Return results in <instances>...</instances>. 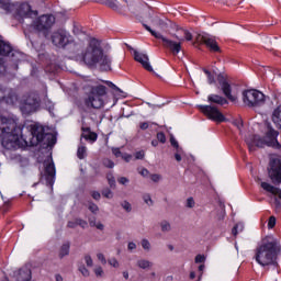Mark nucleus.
<instances>
[{"label":"nucleus","mask_w":281,"mask_h":281,"mask_svg":"<svg viewBox=\"0 0 281 281\" xmlns=\"http://www.w3.org/2000/svg\"><path fill=\"white\" fill-rule=\"evenodd\" d=\"M280 247L272 237L263 238L255 249V260L260 267H278Z\"/></svg>","instance_id":"nucleus-1"},{"label":"nucleus","mask_w":281,"mask_h":281,"mask_svg":"<svg viewBox=\"0 0 281 281\" xmlns=\"http://www.w3.org/2000/svg\"><path fill=\"white\" fill-rule=\"evenodd\" d=\"M82 60L88 67H99L101 71H111V56L93 43H90L82 53Z\"/></svg>","instance_id":"nucleus-2"},{"label":"nucleus","mask_w":281,"mask_h":281,"mask_svg":"<svg viewBox=\"0 0 281 281\" xmlns=\"http://www.w3.org/2000/svg\"><path fill=\"white\" fill-rule=\"evenodd\" d=\"M4 101L7 104H16L19 102L20 110L24 115H30V113H34L36 109L41 106V97L36 92H27L23 94L20 99L16 95V92L11 91L7 97H4Z\"/></svg>","instance_id":"nucleus-3"},{"label":"nucleus","mask_w":281,"mask_h":281,"mask_svg":"<svg viewBox=\"0 0 281 281\" xmlns=\"http://www.w3.org/2000/svg\"><path fill=\"white\" fill-rule=\"evenodd\" d=\"M16 130V122L14 119L0 116V131L2 133V146L7 150H16L21 148V140L19 135L14 133Z\"/></svg>","instance_id":"nucleus-4"},{"label":"nucleus","mask_w":281,"mask_h":281,"mask_svg":"<svg viewBox=\"0 0 281 281\" xmlns=\"http://www.w3.org/2000/svg\"><path fill=\"white\" fill-rule=\"evenodd\" d=\"M278 135H280V133L273 130L271 125H268L265 138H261L259 135H252L247 138L248 148L249 150H255L254 146L257 148H265V146H269L270 148H274V150H280L281 144L278 142Z\"/></svg>","instance_id":"nucleus-5"},{"label":"nucleus","mask_w":281,"mask_h":281,"mask_svg":"<svg viewBox=\"0 0 281 281\" xmlns=\"http://www.w3.org/2000/svg\"><path fill=\"white\" fill-rule=\"evenodd\" d=\"M207 102L211 103V105H199L201 113L206 115L209 120H213V122H225V115L221 113L217 106L228 104L227 99L218 94H209Z\"/></svg>","instance_id":"nucleus-6"},{"label":"nucleus","mask_w":281,"mask_h":281,"mask_svg":"<svg viewBox=\"0 0 281 281\" xmlns=\"http://www.w3.org/2000/svg\"><path fill=\"white\" fill-rule=\"evenodd\" d=\"M41 142L46 148H52L56 144V136L52 133H46L43 125H32L30 137L24 138L25 146H38Z\"/></svg>","instance_id":"nucleus-7"},{"label":"nucleus","mask_w":281,"mask_h":281,"mask_svg":"<svg viewBox=\"0 0 281 281\" xmlns=\"http://www.w3.org/2000/svg\"><path fill=\"white\" fill-rule=\"evenodd\" d=\"M0 8L5 10V12H12V10H16L15 18L18 21H21L23 16L32 18L38 14L36 11L32 10V7L27 2L20 3L18 5L11 3L10 0H0Z\"/></svg>","instance_id":"nucleus-8"},{"label":"nucleus","mask_w":281,"mask_h":281,"mask_svg":"<svg viewBox=\"0 0 281 281\" xmlns=\"http://www.w3.org/2000/svg\"><path fill=\"white\" fill-rule=\"evenodd\" d=\"M104 95H106V87L99 85L91 88L85 104L88 109H102L104 106Z\"/></svg>","instance_id":"nucleus-9"},{"label":"nucleus","mask_w":281,"mask_h":281,"mask_svg":"<svg viewBox=\"0 0 281 281\" xmlns=\"http://www.w3.org/2000/svg\"><path fill=\"white\" fill-rule=\"evenodd\" d=\"M243 102L246 106H262L265 104V94L258 90L251 89L243 92Z\"/></svg>","instance_id":"nucleus-10"},{"label":"nucleus","mask_w":281,"mask_h":281,"mask_svg":"<svg viewBox=\"0 0 281 281\" xmlns=\"http://www.w3.org/2000/svg\"><path fill=\"white\" fill-rule=\"evenodd\" d=\"M268 177L274 186L281 183V159L278 157H271L268 165Z\"/></svg>","instance_id":"nucleus-11"},{"label":"nucleus","mask_w":281,"mask_h":281,"mask_svg":"<svg viewBox=\"0 0 281 281\" xmlns=\"http://www.w3.org/2000/svg\"><path fill=\"white\" fill-rule=\"evenodd\" d=\"M56 23V18L54 15L44 14L40 16L34 22V29L37 30V32H47V30H52V26Z\"/></svg>","instance_id":"nucleus-12"},{"label":"nucleus","mask_w":281,"mask_h":281,"mask_svg":"<svg viewBox=\"0 0 281 281\" xmlns=\"http://www.w3.org/2000/svg\"><path fill=\"white\" fill-rule=\"evenodd\" d=\"M173 37L177 38V41L179 42H175L172 40L164 37V35L160 37V40L162 41L164 47L170 49L171 54H173V56H177V54L181 52V43H183L184 38L180 37L179 35H173Z\"/></svg>","instance_id":"nucleus-13"},{"label":"nucleus","mask_w":281,"mask_h":281,"mask_svg":"<svg viewBox=\"0 0 281 281\" xmlns=\"http://www.w3.org/2000/svg\"><path fill=\"white\" fill-rule=\"evenodd\" d=\"M52 43L55 47H67V45H69V33L65 30L53 32Z\"/></svg>","instance_id":"nucleus-14"},{"label":"nucleus","mask_w":281,"mask_h":281,"mask_svg":"<svg viewBox=\"0 0 281 281\" xmlns=\"http://www.w3.org/2000/svg\"><path fill=\"white\" fill-rule=\"evenodd\" d=\"M196 42L205 45L211 52H221V47H218L216 40L209 34L198 35Z\"/></svg>","instance_id":"nucleus-15"},{"label":"nucleus","mask_w":281,"mask_h":281,"mask_svg":"<svg viewBox=\"0 0 281 281\" xmlns=\"http://www.w3.org/2000/svg\"><path fill=\"white\" fill-rule=\"evenodd\" d=\"M134 59L136 60V63H140L146 71L153 72V66H150L149 58L146 54L134 50Z\"/></svg>","instance_id":"nucleus-16"},{"label":"nucleus","mask_w":281,"mask_h":281,"mask_svg":"<svg viewBox=\"0 0 281 281\" xmlns=\"http://www.w3.org/2000/svg\"><path fill=\"white\" fill-rule=\"evenodd\" d=\"M218 81L222 87L224 95H226V98L231 100V102H236L238 98L232 94V86L229 85V82H227V80L223 79L222 77H218Z\"/></svg>","instance_id":"nucleus-17"},{"label":"nucleus","mask_w":281,"mask_h":281,"mask_svg":"<svg viewBox=\"0 0 281 281\" xmlns=\"http://www.w3.org/2000/svg\"><path fill=\"white\" fill-rule=\"evenodd\" d=\"M56 177V167L54 162H49L45 166V179L48 186H54V179Z\"/></svg>","instance_id":"nucleus-18"},{"label":"nucleus","mask_w":281,"mask_h":281,"mask_svg":"<svg viewBox=\"0 0 281 281\" xmlns=\"http://www.w3.org/2000/svg\"><path fill=\"white\" fill-rule=\"evenodd\" d=\"M82 134L81 137H83V139H87V142H97L98 140V134H95L94 132H91V130L89 127L87 128H82Z\"/></svg>","instance_id":"nucleus-19"},{"label":"nucleus","mask_w":281,"mask_h":281,"mask_svg":"<svg viewBox=\"0 0 281 281\" xmlns=\"http://www.w3.org/2000/svg\"><path fill=\"white\" fill-rule=\"evenodd\" d=\"M272 122L281 131V105H279L272 113Z\"/></svg>","instance_id":"nucleus-20"},{"label":"nucleus","mask_w":281,"mask_h":281,"mask_svg":"<svg viewBox=\"0 0 281 281\" xmlns=\"http://www.w3.org/2000/svg\"><path fill=\"white\" fill-rule=\"evenodd\" d=\"M12 52V46L0 40V56H8Z\"/></svg>","instance_id":"nucleus-21"},{"label":"nucleus","mask_w":281,"mask_h":281,"mask_svg":"<svg viewBox=\"0 0 281 281\" xmlns=\"http://www.w3.org/2000/svg\"><path fill=\"white\" fill-rule=\"evenodd\" d=\"M136 265H137L138 269L146 270V269H151L153 261H150L148 259H139V260H137Z\"/></svg>","instance_id":"nucleus-22"},{"label":"nucleus","mask_w":281,"mask_h":281,"mask_svg":"<svg viewBox=\"0 0 281 281\" xmlns=\"http://www.w3.org/2000/svg\"><path fill=\"white\" fill-rule=\"evenodd\" d=\"M32 280V272L20 270L16 281H31Z\"/></svg>","instance_id":"nucleus-23"},{"label":"nucleus","mask_w":281,"mask_h":281,"mask_svg":"<svg viewBox=\"0 0 281 281\" xmlns=\"http://www.w3.org/2000/svg\"><path fill=\"white\" fill-rule=\"evenodd\" d=\"M151 23L153 25L160 27V30H166V27H168V23H166V21L161 20L159 16L151 18Z\"/></svg>","instance_id":"nucleus-24"},{"label":"nucleus","mask_w":281,"mask_h":281,"mask_svg":"<svg viewBox=\"0 0 281 281\" xmlns=\"http://www.w3.org/2000/svg\"><path fill=\"white\" fill-rule=\"evenodd\" d=\"M71 245L69 243H65L60 249H59V258L60 260H63V258H65V256H69V249H70Z\"/></svg>","instance_id":"nucleus-25"},{"label":"nucleus","mask_w":281,"mask_h":281,"mask_svg":"<svg viewBox=\"0 0 281 281\" xmlns=\"http://www.w3.org/2000/svg\"><path fill=\"white\" fill-rule=\"evenodd\" d=\"M89 225H90V227H97V229H100V232L104 231V224L98 222L95 220V217H90L89 218Z\"/></svg>","instance_id":"nucleus-26"},{"label":"nucleus","mask_w":281,"mask_h":281,"mask_svg":"<svg viewBox=\"0 0 281 281\" xmlns=\"http://www.w3.org/2000/svg\"><path fill=\"white\" fill-rule=\"evenodd\" d=\"M78 159H85L87 157V147L85 145H80L77 149Z\"/></svg>","instance_id":"nucleus-27"},{"label":"nucleus","mask_w":281,"mask_h":281,"mask_svg":"<svg viewBox=\"0 0 281 281\" xmlns=\"http://www.w3.org/2000/svg\"><path fill=\"white\" fill-rule=\"evenodd\" d=\"M160 229L161 232H172V225L168 221L160 222Z\"/></svg>","instance_id":"nucleus-28"},{"label":"nucleus","mask_w":281,"mask_h":281,"mask_svg":"<svg viewBox=\"0 0 281 281\" xmlns=\"http://www.w3.org/2000/svg\"><path fill=\"white\" fill-rule=\"evenodd\" d=\"M87 207L92 212V214H98V212H100V207H98L93 202H88Z\"/></svg>","instance_id":"nucleus-29"},{"label":"nucleus","mask_w":281,"mask_h":281,"mask_svg":"<svg viewBox=\"0 0 281 281\" xmlns=\"http://www.w3.org/2000/svg\"><path fill=\"white\" fill-rule=\"evenodd\" d=\"M106 179L110 188L115 189L116 184H115V177L113 176V173H108Z\"/></svg>","instance_id":"nucleus-30"},{"label":"nucleus","mask_w":281,"mask_h":281,"mask_svg":"<svg viewBox=\"0 0 281 281\" xmlns=\"http://www.w3.org/2000/svg\"><path fill=\"white\" fill-rule=\"evenodd\" d=\"M204 74L207 76L209 85H214V82H216V80L214 79V75H212V72H210V70L204 69Z\"/></svg>","instance_id":"nucleus-31"},{"label":"nucleus","mask_w":281,"mask_h":281,"mask_svg":"<svg viewBox=\"0 0 281 281\" xmlns=\"http://www.w3.org/2000/svg\"><path fill=\"white\" fill-rule=\"evenodd\" d=\"M244 227L245 226L243 224H236L232 229L233 236H238V229L239 232H243Z\"/></svg>","instance_id":"nucleus-32"},{"label":"nucleus","mask_w":281,"mask_h":281,"mask_svg":"<svg viewBox=\"0 0 281 281\" xmlns=\"http://www.w3.org/2000/svg\"><path fill=\"white\" fill-rule=\"evenodd\" d=\"M144 27H145V30H147V32H150V34L153 35V36H155V38H161V33H157V32H155V31H153V29H150V26H148V25H144Z\"/></svg>","instance_id":"nucleus-33"},{"label":"nucleus","mask_w":281,"mask_h":281,"mask_svg":"<svg viewBox=\"0 0 281 281\" xmlns=\"http://www.w3.org/2000/svg\"><path fill=\"white\" fill-rule=\"evenodd\" d=\"M144 27H145V30H147V32H150V34L153 35V36H155V38H161V33H157V32H155V31H153V29H150V26H148V25H144Z\"/></svg>","instance_id":"nucleus-34"},{"label":"nucleus","mask_w":281,"mask_h":281,"mask_svg":"<svg viewBox=\"0 0 281 281\" xmlns=\"http://www.w3.org/2000/svg\"><path fill=\"white\" fill-rule=\"evenodd\" d=\"M144 27H145V30H147V32H150V34L153 35V36H155V38H161V33H157V32H155V31H153V29H150V26H148V25H144Z\"/></svg>","instance_id":"nucleus-35"},{"label":"nucleus","mask_w":281,"mask_h":281,"mask_svg":"<svg viewBox=\"0 0 281 281\" xmlns=\"http://www.w3.org/2000/svg\"><path fill=\"white\" fill-rule=\"evenodd\" d=\"M121 206L123 210H125V212H132L133 210V206L128 203V201L121 202Z\"/></svg>","instance_id":"nucleus-36"},{"label":"nucleus","mask_w":281,"mask_h":281,"mask_svg":"<svg viewBox=\"0 0 281 281\" xmlns=\"http://www.w3.org/2000/svg\"><path fill=\"white\" fill-rule=\"evenodd\" d=\"M79 271H80L81 276H83V278H89L90 272H89V269H87V267L80 266Z\"/></svg>","instance_id":"nucleus-37"},{"label":"nucleus","mask_w":281,"mask_h":281,"mask_svg":"<svg viewBox=\"0 0 281 281\" xmlns=\"http://www.w3.org/2000/svg\"><path fill=\"white\" fill-rule=\"evenodd\" d=\"M140 245L145 251H149L150 249V241L148 239H142Z\"/></svg>","instance_id":"nucleus-38"},{"label":"nucleus","mask_w":281,"mask_h":281,"mask_svg":"<svg viewBox=\"0 0 281 281\" xmlns=\"http://www.w3.org/2000/svg\"><path fill=\"white\" fill-rule=\"evenodd\" d=\"M102 195L105 196V199H112L113 198V191L111 189H103Z\"/></svg>","instance_id":"nucleus-39"},{"label":"nucleus","mask_w":281,"mask_h":281,"mask_svg":"<svg viewBox=\"0 0 281 281\" xmlns=\"http://www.w3.org/2000/svg\"><path fill=\"white\" fill-rule=\"evenodd\" d=\"M181 155H183V148H178L176 149V153H175V159L176 161H181Z\"/></svg>","instance_id":"nucleus-40"},{"label":"nucleus","mask_w":281,"mask_h":281,"mask_svg":"<svg viewBox=\"0 0 281 281\" xmlns=\"http://www.w3.org/2000/svg\"><path fill=\"white\" fill-rule=\"evenodd\" d=\"M103 166H105V168H114L115 167V162H113V160L105 158L103 160Z\"/></svg>","instance_id":"nucleus-41"},{"label":"nucleus","mask_w":281,"mask_h":281,"mask_svg":"<svg viewBox=\"0 0 281 281\" xmlns=\"http://www.w3.org/2000/svg\"><path fill=\"white\" fill-rule=\"evenodd\" d=\"M149 177L154 183H159V181L161 180V175H159V173H153Z\"/></svg>","instance_id":"nucleus-42"},{"label":"nucleus","mask_w":281,"mask_h":281,"mask_svg":"<svg viewBox=\"0 0 281 281\" xmlns=\"http://www.w3.org/2000/svg\"><path fill=\"white\" fill-rule=\"evenodd\" d=\"M143 200L147 205H153V198H150V194H144Z\"/></svg>","instance_id":"nucleus-43"},{"label":"nucleus","mask_w":281,"mask_h":281,"mask_svg":"<svg viewBox=\"0 0 281 281\" xmlns=\"http://www.w3.org/2000/svg\"><path fill=\"white\" fill-rule=\"evenodd\" d=\"M157 139L160 142V144H166V134H164V132H159L157 134Z\"/></svg>","instance_id":"nucleus-44"},{"label":"nucleus","mask_w":281,"mask_h":281,"mask_svg":"<svg viewBox=\"0 0 281 281\" xmlns=\"http://www.w3.org/2000/svg\"><path fill=\"white\" fill-rule=\"evenodd\" d=\"M94 274L97 276V278H102V276H104V270L102 269V267H97L94 269Z\"/></svg>","instance_id":"nucleus-45"},{"label":"nucleus","mask_w":281,"mask_h":281,"mask_svg":"<svg viewBox=\"0 0 281 281\" xmlns=\"http://www.w3.org/2000/svg\"><path fill=\"white\" fill-rule=\"evenodd\" d=\"M194 205H195L194 198H188L186 207H189L192 210V207H194Z\"/></svg>","instance_id":"nucleus-46"},{"label":"nucleus","mask_w":281,"mask_h":281,"mask_svg":"<svg viewBox=\"0 0 281 281\" xmlns=\"http://www.w3.org/2000/svg\"><path fill=\"white\" fill-rule=\"evenodd\" d=\"M181 32L186 41H192V33H190L188 30H181Z\"/></svg>","instance_id":"nucleus-47"},{"label":"nucleus","mask_w":281,"mask_h":281,"mask_svg":"<svg viewBox=\"0 0 281 281\" xmlns=\"http://www.w3.org/2000/svg\"><path fill=\"white\" fill-rule=\"evenodd\" d=\"M131 180H128V178L126 177H120L117 178V183H120L121 186H126L127 183H130Z\"/></svg>","instance_id":"nucleus-48"},{"label":"nucleus","mask_w":281,"mask_h":281,"mask_svg":"<svg viewBox=\"0 0 281 281\" xmlns=\"http://www.w3.org/2000/svg\"><path fill=\"white\" fill-rule=\"evenodd\" d=\"M108 262H109V265H111V267H114L115 269H117V267H120V262L115 258L109 259Z\"/></svg>","instance_id":"nucleus-49"},{"label":"nucleus","mask_w":281,"mask_h":281,"mask_svg":"<svg viewBox=\"0 0 281 281\" xmlns=\"http://www.w3.org/2000/svg\"><path fill=\"white\" fill-rule=\"evenodd\" d=\"M90 194L92 199H94V201H100V199L102 198V195L98 191H91Z\"/></svg>","instance_id":"nucleus-50"},{"label":"nucleus","mask_w":281,"mask_h":281,"mask_svg":"<svg viewBox=\"0 0 281 281\" xmlns=\"http://www.w3.org/2000/svg\"><path fill=\"white\" fill-rule=\"evenodd\" d=\"M268 227H269L270 229H273V228L276 227V217H274V216H271V217L269 218Z\"/></svg>","instance_id":"nucleus-51"},{"label":"nucleus","mask_w":281,"mask_h":281,"mask_svg":"<svg viewBox=\"0 0 281 281\" xmlns=\"http://www.w3.org/2000/svg\"><path fill=\"white\" fill-rule=\"evenodd\" d=\"M77 225H79V227H82V229H87L88 227L87 221L80 218L77 220Z\"/></svg>","instance_id":"nucleus-52"},{"label":"nucleus","mask_w":281,"mask_h":281,"mask_svg":"<svg viewBox=\"0 0 281 281\" xmlns=\"http://www.w3.org/2000/svg\"><path fill=\"white\" fill-rule=\"evenodd\" d=\"M109 8H112V10H117L120 7L117 5V2L115 0H110L108 2Z\"/></svg>","instance_id":"nucleus-53"},{"label":"nucleus","mask_w":281,"mask_h":281,"mask_svg":"<svg viewBox=\"0 0 281 281\" xmlns=\"http://www.w3.org/2000/svg\"><path fill=\"white\" fill-rule=\"evenodd\" d=\"M85 260H86L87 267H93V259L91 258V256L87 255L85 257Z\"/></svg>","instance_id":"nucleus-54"},{"label":"nucleus","mask_w":281,"mask_h":281,"mask_svg":"<svg viewBox=\"0 0 281 281\" xmlns=\"http://www.w3.org/2000/svg\"><path fill=\"white\" fill-rule=\"evenodd\" d=\"M170 144H171V146H173V148H176V150H179V148H181L179 146V142H177V139H175V137L170 138Z\"/></svg>","instance_id":"nucleus-55"},{"label":"nucleus","mask_w":281,"mask_h":281,"mask_svg":"<svg viewBox=\"0 0 281 281\" xmlns=\"http://www.w3.org/2000/svg\"><path fill=\"white\" fill-rule=\"evenodd\" d=\"M195 262L198 265L205 262V256H203V255L195 256Z\"/></svg>","instance_id":"nucleus-56"},{"label":"nucleus","mask_w":281,"mask_h":281,"mask_svg":"<svg viewBox=\"0 0 281 281\" xmlns=\"http://www.w3.org/2000/svg\"><path fill=\"white\" fill-rule=\"evenodd\" d=\"M97 258L98 260H100V262H102L103 265H106V258L104 257V254L102 252L97 254Z\"/></svg>","instance_id":"nucleus-57"},{"label":"nucleus","mask_w":281,"mask_h":281,"mask_svg":"<svg viewBox=\"0 0 281 281\" xmlns=\"http://www.w3.org/2000/svg\"><path fill=\"white\" fill-rule=\"evenodd\" d=\"M145 155L144 150L137 151L135 154V159H144Z\"/></svg>","instance_id":"nucleus-58"},{"label":"nucleus","mask_w":281,"mask_h":281,"mask_svg":"<svg viewBox=\"0 0 281 281\" xmlns=\"http://www.w3.org/2000/svg\"><path fill=\"white\" fill-rule=\"evenodd\" d=\"M127 249L130 251H133V249H137V244L133 243V241H130L128 245H127Z\"/></svg>","instance_id":"nucleus-59"},{"label":"nucleus","mask_w":281,"mask_h":281,"mask_svg":"<svg viewBox=\"0 0 281 281\" xmlns=\"http://www.w3.org/2000/svg\"><path fill=\"white\" fill-rule=\"evenodd\" d=\"M235 126L240 131L243 128V120L234 121Z\"/></svg>","instance_id":"nucleus-60"},{"label":"nucleus","mask_w":281,"mask_h":281,"mask_svg":"<svg viewBox=\"0 0 281 281\" xmlns=\"http://www.w3.org/2000/svg\"><path fill=\"white\" fill-rule=\"evenodd\" d=\"M112 153L116 157H122V151L120 150V148H112Z\"/></svg>","instance_id":"nucleus-61"},{"label":"nucleus","mask_w":281,"mask_h":281,"mask_svg":"<svg viewBox=\"0 0 281 281\" xmlns=\"http://www.w3.org/2000/svg\"><path fill=\"white\" fill-rule=\"evenodd\" d=\"M67 226L70 227V229H74V228L78 227L77 220L75 222H68Z\"/></svg>","instance_id":"nucleus-62"},{"label":"nucleus","mask_w":281,"mask_h":281,"mask_svg":"<svg viewBox=\"0 0 281 281\" xmlns=\"http://www.w3.org/2000/svg\"><path fill=\"white\" fill-rule=\"evenodd\" d=\"M139 175H142V177H148V175H150V172L148 171V169L143 168V169L139 171Z\"/></svg>","instance_id":"nucleus-63"},{"label":"nucleus","mask_w":281,"mask_h":281,"mask_svg":"<svg viewBox=\"0 0 281 281\" xmlns=\"http://www.w3.org/2000/svg\"><path fill=\"white\" fill-rule=\"evenodd\" d=\"M139 128H142V131H146V128H148V123L147 122L140 123Z\"/></svg>","instance_id":"nucleus-64"}]
</instances>
